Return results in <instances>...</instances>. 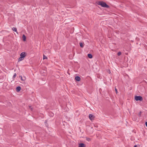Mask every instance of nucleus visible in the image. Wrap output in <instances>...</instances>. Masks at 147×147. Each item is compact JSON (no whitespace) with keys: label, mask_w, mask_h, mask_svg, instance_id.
Here are the masks:
<instances>
[{"label":"nucleus","mask_w":147,"mask_h":147,"mask_svg":"<svg viewBox=\"0 0 147 147\" xmlns=\"http://www.w3.org/2000/svg\"><path fill=\"white\" fill-rule=\"evenodd\" d=\"M109 73H111V72H110H110H109Z\"/></svg>","instance_id":"27"},{"label":"nucleus","mask_w":147,"mask_h":147,"mask_svg":"<svg viewBox=\"0 0 147 147\" xmlns=\"http://www.w3.org/2000/svg\"><path fill=\"white\" fill-rule=\"evenodd\" d=\"M141 113H142V112L141 111H140L139 112V114H138V116L139 117H140L141 116Z\"/></svg>","instance_id":"17"},{"label":"nucleus","mask_w":147,"mask_h":147,"mask_svg":"<svg viewBox=\"0 0 147 147\" xmlns=\"http://www.w3.org/2000/svg\"><path fill=\"white\" fill-rule=\"evenodd\" d=\"M47 57L45 55H43V59H47Z\"/></svg>","instance_id":"18"},{"label":"nucleus","mask_w":147,"mask_h":147,"mask_svg":"<svg viewBox=\"0 0 147 147\" xmlns=\"http://www.w3.org/2000/svg\"><path fill=\"white\" fill-rule=\"evenodd\" d=\"M19 77L20 78H21V80H22V81H24L25 79H26V78H23L22 76H19Z\"/></svg>","instance_id":"14"},{"label":"nucleus","mask_w":147,"mask_h":147,"mask_svg":"<svg viewBox=\"0 0 147 147\" xmlns=\"http://www.w3.org/2000/svg\"><path fill=\"white\" fill-rule=\"evenodd\" d=\"M145 124L146 126L147 127V121L146 122Z\"/></svg>","instance_id":"22"},{"label":"nucleus","mask_w":147,"mask_h":147,"mask_svg":"<svg viewBox=\"0 0 147 147\" xmlns=\"http://www.w3.org/2000/svg\"><path fill=\"white\" fill-rule=\"evenodd\" d=\"M134 147H137V146L136 145H135L134 146Z\"/></svg>","instance_id":"25"},{"label":"nucleus","mask_w":147,"mask_h":147,"mask_svg":"<svg viewBox=\"0 0 147 147\" xmlns=\"http://www.w3.org/2000/svg\"><path fill=\"white\" fill-rule=\"evenodd\" d=\"M73 56L72 54H70L69 56V58L70 59H72L73 58Z\"/></svg>","instance_id":"11"},{"label":"nucleus","mask_w":147,"mask_h":147,"mask_svg":"<svg viewBox=\"0 0 147 147\" xmlns=\"http://www.w3.org/2000/svg\"><path fill=\"white\" fill-rule=\"evenodd\" d=\"M75 80L77 81H79L80 80V78L78 76H76L75 77Z\"/></svg>","instance_id":"5"},{"label":"nucleus","mask_w":147,"mask_h":147,"mask_svg":"<svg viewBox=\"0 0 147 147\" xmlns=\"http://www.w3.org/2000/svg\"><path fill=\"white\" fill-rule=\"evenodd\" d=\"M80 46L81 47H83V43L82 42H80Z\"/></svg>","instance_id":"15"},{"label":"nucleus","mask_w":147,"mask_h":147,"mask_svg":"<svg viewBox=\"0 0 147 147\" xmlns=\"http://www.w3.org/2000/svg\"><path fill=\"white\" fill-rule=\"evenodd\" d=\"M94 116L91 114H90L89 115V118L90 119V120H94Z\"/></svg>","instance_id":"4"},{"label":"nucleus","mask_w":147,"mask_h":147,"mask_svg":"<svg viewBox=\"0 0 147 147\" xmlns=\"http://www.w3.org/2000/svg\"><path fill=\"white\" fill-rule=\"evenodd\" d=\"M21 87L20 86H18L16 87V91L18 92L20 91L21 90Z\"/></svg>","instance_id":"6"},{"label":"nucleus","mask_w":147,"mask_h":147,"mask_svg":"<svg viewBox=\"0 0 147 147\" xmlns=\"http://www.w3.org/2000/svg\"><path fill=\"white\" fill-rule=\"evenodd\" d=\"M78 147H85V146L84 144L81 143L79 144Z\"/></svg>","instance_id":"7"},{"label":"nucleus","mask_w":147,"mask_h":147,"mask_svg":"<svg viewBox=\"0 0 147 147\" xmlns=\"http://www.w3.org/2000/svg\"><path fill=\"white\" fill-rule=\"evenodd\" d=\"M133 119H134V120L135 121H136V119H135L134 118H134H133Z\"/></svg>","instance_id":"23"},{"label":"nucleus","mask_w":147,"mask_h":147,"mask_svg":"<svg viewBox=\"0 0 147 147\" xmlns=\"http://www.w3.org/2000/svg\"><path fill=\"white\" fill-rule=\"evenodd\" d=\"M26 36L25 35L23 34L22 36V38L23 40L24 41H25L26 40Z\"/></svg>","instance_id":"8"},{"label":"nucleus","mask_w":147,"mask_h":147,"mask_svg":"<svg viewBox=\"0 0 147 147\" xmlns=\"http://www.w3.org/2000/svg\"><path fill=\"white\" fill-rule=\"evenodd\" d=\"M109 73H111V72H110H110H109Z\"/></svg>","instance_id":"28"},{"label":"nucleus","mask_w":147,"mask_h":147,"mask_svg":"<svg viewBox=\"0 0 147 147\" xmlns=\"http://www.w3.org/2000/svg\"><path fill=\"white\" fill-rule=\"evenodd\" d=\"M29 107L30 108H31V109L32 110V109L31 108V106H29Z\"/></svg>","instance_id":"24"},{"label":"nucleus","mask_w":147,"mask_h":147,"mask_svg":"<svg viewBox=\"0 0 147 147\" xmlns=\"http://www.w3.org/2000/svg\"><path fill=\"white\" fill-rule=\"evenodd\" d=\"M16 73H14V75L13 76V78L14 79L15 78H16Z\"/></svg>","instance_id":"16"},{"label":"nucleus","mask_w":147,"mask_h":147,"mask_svg":"<svg viewBox=\"0 0 147 147\" xmlns=\"http://www.w3.org/2000/svg\"><path fill=\"white\" fill-rule=\"evenodd\" d=\"M135 99L136 101H142L143 100L142 98L140 96H135Z\"/></svg>","instance_id":"2"},{"label":"nucleus","mask_w":147,"mask_h":147,"mask_svg":"<svg viewBox=\"0 0 147 147\" xmlns=\"http://www.w3.org/2000/svg\"><path fill=\"white\" fill-rule=\"evenodd\" d=\"M86 140H87L88 141H90L91 140L90 139V138H86Z\"/></svg>","instance_id":"19"},{"label":"nucleus","mask_w":147,"mask_h":147,"mask_svg":"<svg viewBox=\"0 0 147 147\" xmlns=\"http://www.w3.org/2000/svg\"><path fill=\"white\" fill-rule=\"evenodd\" d=\"M121 53L120 52H119L117 53V55L118 56H119L121 54Z\"/></svg>","instance_id":"20"},{"label":"nucleus","mask_w":147,"mask_h":147,"mask_svg":"<svg viewBox=\"0 0 147 147\" xmlns=\"http://www.w3.org/2000/svg\"><path fill=\"white\" fill-rule=\"evenodd\" d=\"M53 114H52V115H51V116H53Z\"/></svg>","instance_id":"26"},{"label":"nucleus","mask_w":147,"mask_h":147,"mask_svg":"<svg viewBox=\"0 0 147 147\" xmlns=\"http://www.w3.org/2000/svg\"><path fill=\"white\" fill-rule=\"evenodd\" d=\"M42 72L44 73V74L43 75V76H45L46 75V70H43L42 71H41V73L42 74Z\"/></svg>","instance_id":"9"},{"label":"nucleus","mask_w":147,"mask_h":147,"mask_svg":"<svg viewBox=\"0 0 147 147\" xmlns=\"http://www.w3.org/2000/svg\"><path fill=\"white\" fill-rule=\"evenodd\" d=\"M98 5H101L102 7H108V5L106 3L103 1H99L98 2Z\"/></svg>","instance_id":"1"},{"label":"nucleus","mask_w":147,"mask_h":147,"mask_svg":"<svg viewBox=\"0 0 147 147\" xmlns=\"http://www.w3.org/2000/svg\"><path fill=\"white\" fill-rule=\"evenodd\" d=\"M88 57L90 58L91 59L92 58V55L91 54H88Z\"/></svg>","instance_id":"13"},{"label":"nucleus","mask_w":147,"mask_h":147,"mask_svg":"<svg viewBox=\"0 0 147 147\" xmlns=\"http://www.w3.org/2000/svg\"><path fill=\"white\" fill-rule=\"evenodd\" d=\"M26 55V54L25 52H23L20 55V57L24 58Z\"/></svg>","instance_id":"3"},{"label":"nucleus","mask_w":147,"mask_h":147,"mask_svg":"<svg viewBox=\"0 0 147 147\" xmlns=\"http://www.w3.org/2000/svg\"><path fill=\"white\" fill-rule=\"evenodd\" d=\"M12 30L13 31L16 32L17 33H18V32L17 30V29L16 28L13 27L12 28Z\"/></svg>","instance_id":"10"},{"label":"nucleus","mask_w":147,"mask_h":147,"mask_svg":"<svg viewBox=\"0 0 147 147\" xmlns=\"http://www.w3.org/2000/svg\"><path fill=\"white\" fill-rule=\"evenodd\" d=\"M115 91L116 94L117 93V91L116 88H115Z\"/></svg>","instance_id":"21"},{"label":"nucleus","mask_w":147,"mask_h":147,"mask_svg":"<svg viewBox=\"0 0 147 147\" xmlns=\"http://www.w3.org/2000/svg\"><path fill=\"white\" fill-rule=\"evenodd\" d=\"M24 58L20 57L18 59V61L19 62L22 61L24 59Z\"/></svg>","instance_id":"12"}]
</instances>
